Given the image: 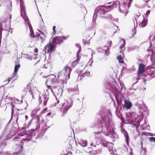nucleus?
<instances>
[{
	"label": "nucleus",
	"instance_id": "f257e3e1",
	"mask_svg": "<svg viewBox=\"0 0 155 155\" xmlns=\"http://www.w3.org/2000/svg\"><path fill=\"white\" fill-rule=\"evenodd\" d=\"M135 105L139 109L137 118H136L135 112L131 111L126 113L125 121L126 124H130L137 127L139 126L143 118V112H146L148 115L149 111L143 101H139L136 103Z\"/></svg>",
	"mask_w": 155,
	"mask_h": 155
},
{
	"label": "nucleus",
	"instance_id": "f03ea898",
	"mask_svg": "<svg viewBox=\"0 0 155 155\" xmlns=\"http://www.w3.org/2000/svg\"><path fill=\"white\" fill-rule=\"evenodd\" d=\"M47 79L46 84L48 89L42 94L39 95L38 101L40 103L43 102L44 105L46 106L49 99V93L51 92L54 94V91L53 89H55L59 85V84L57 80L55 79V76L51 74L47 76Z\"/></svg>",
	"mask_w": 155,
	"mask_h": 155
},
{
	"label": "nucleus",
	"instance_id": "7ed1b4c3",
	"mask_svg": "<svg viewBox=\"0 0 155 155\" xmlns=\"http://www.w3.org/2000/svg\"><path fill=\"white\" fill-rule=\"evenodd\" d=\"M100 121L101 124L95 125L94 127V129H97V132H95V135H98L100 132L102 131L103 128H106L107 130V132L106 136H113L115 134V132L114 129L109 130H108L107 127L112 123L111 120V115L110 113H109L108 114L106 113H103L102 114Z\"/></svg>",
	"mask_w": 155,
	"mask_h": 155
},
{
	"label": "nucleus",
	"instance_id": "20e7f679",
	"mask_svg": "<svg viewBox=\"0 0 155 155\" xmlns=\"http://www.w3.org/2000/svg\"><path fill=\"white\" fill-rule=\"evenodd\" d=\"M72 69L69 67H65L64 69L60 71L58 74V77H60L61 80H62V82H59L57 78H56L55 76V79L57 80L59 84V86L56 87L55 89H53L54 91V94H53L55 97L56 99L57 97H60L62 94V90L59 87L63 85L64 84H65L67 83L66 80L69 79L70 76V73ZM58 103H59V101H58Z\"/></svg>",
	"mask_w": 155,
	"mask_h": 155
},
{
	"label": "nucleus",
	"instance_id": "39448f33",
	"mask_svg": "<svg viewBox=\"0 0 155 155\" xmlns=\"http://www.w3.org/2000/svg\"><path fill=\"white\" fill-rule=\"evenodd\" d=\"M17 2V4L18 3L19 0H16ZM20 2V6L21 9V14L22 18L24 19L25 21V24L27 25H28L30 32V35L31 37H34L35 36L33 33V31L31 27V25L29 23L28 18L27 16L26 15L25 12V8L23 5V3L22 0H19Z\"/></svg>",
	"mask_w": 155,
	"mask_h": 155
},
{
	"label": "nucleus",
	"instance_id": "423d86ee",
	"mask_svg": "<svg viewBox=\"0 0 155 155\" xmlns=\"http://www.w3.org/2000/svg\"><path fill=\"white\" fill-rule=\"evenodd\" d=\"M110 8V7L109 6H105L102 5L98 7L94 11L93 18V21H94V22H95L98 13L100 14V16L104 15L105 13L109 11Z\"/></svg>",
	"mask_w": 155,
	"mask_h": 155
},
{
	"label": "nucleus",
	"instance_id": "0eeeda50",
	"mask_svg": "<svg viewBox=\"0 0 155 155\" xmlns=\"http://www.w3.org/2000/svg\"><path fill=\"white\" fill-rule=\"evenodd\" d=\"M132 0H130L129 3L127 4L124 3L123 4L121 5L119 1H116L114 3V5L118 6L119 8V11L120 12L125 14V16H126V14L128 12V8L130 6V3L132 2Z\"/></svg>",
	"mask_w": 155,
	"mask_h": 155
},
{
	"label": "nucleus",
	"instance_id": "6e6552de",
	"mask_svg": "<svg viewBox=\"0 0 155 155\" xmlns=\"http://www.w3.org/2000/svg\"><path fill=\"white\" fill-rule=\"evenodd\" d=\"M73 102L71 99L64 100L62 104L61 109L64 114L72 106Z\"/></svg>",
	"mask_w": 155,
	"mask_h": 155
},
{
	"label": "nucleus",
	"instance_id": "1a4fd4ad",
	"mask_svg": "<svg viewBox=\"0 0 155 155\" xmlns=\"http://www.w3.org/2000/svg\"><path fill=\"white\" fill-rule=\"evenodd\" d=\"M135 20L136 23L137 24L139 23V26L141 27H143L145 26L147 23V21L145 20L143 15H140L139 14L135 17Z\"/></svg>",
	"mask_w": 155,
	"mask_h": 155
},
{
	"label": "nucleus",
	"instance_id": "9d476101",
	"mask_svg": "<svg viewBox=\"0 0 155 155\" xmlns=\"http://www.w3.org/2000/svg\"><path fill=\"white\" fill-rule=\"evenodd\" d=\"M13 136H1L0 137V155L2 154V151L6 145V140L11 139Z\"/></svg>",
	"mask_w": 155,
	"mask_h": 155
},
{
	"label": "nucleus",
	"instance_id": "9b49d317",
	"mask_svg": "<svg viewBox=\"0 0 155 155\" xmlns=\"http://www.w3.org/2000/svg\"><path fill=\"white\" fill-rule=\"evenodd\" d=\"M51 39H50L49 43L45 46L43 50L46 53H48L53 51L55 47L54 43L52 42Z\"/></svg>",
	"mask_w": 155,
	"mask_h": 155
},
{
	"label": "nucleus",
	"instance_id": "f8f14e48",
	"mask_svg": "<svg viewBox=\"0 0 155 155\" xmlns=\"http://www.w3.org/2000/svg\"><path fill=\"white\" fill-rule=\"evenodd\" d=\"M120 88L119 86L117 83H115L114 86L113 87L115 94H123V93L122 92V91L124 86V84L123 83H121L120 82Z\"/></svg>",
	"mask_w": 155,
	"mask_h": 155
},
{
	"label": "nucleus",
	"instance_id": "ddd939ff",
	"mask_svg": "<svg viewBox=\"0 0 155 155\" xmlns=\"http://www.w3.org/2000/svg\"><path fill=\"white\" fill-rule=\"evenodd\" d=\"M103 145L108 148V151L111 155H117L116 150L115 148H114L113 144L112 143H108L106 144H103Z\"/></svg>",
	"mask_w": 155,
	"mask_h": 155
},
{
	"label": "nucleus",
	"instance_id": "4468645a",
	"mask_svg": "<svg viewBox=\"0 0 155 155\" xmlns=\"http://www.w3.org/2000/svg\"><path fill=\"white\" fill-rule=\"evenodd\" d=\"M0 4L2 6L6 5L9 11H11L12 9V2L10 0H0Z\"/></svg>",
	"mask_w": 155,
	"mask_h": 155
},
{
	"label": "nucleus",
	"instance_id": "2eb2a0df",
	"mask_svg": "<svg viewBox=\"0 0 155 155\" xmlns=\"http://www.w3.org/2000/svg\"><path fill=\"white\" fill-rule=\"evenodd\" d=\"M33 136H28V137L26 138H24L22 140H21L20 139L19 140H16V139H19V136H15V138H14L13 139H14L15 141H17V142L16 143H16H17L18 145H19L21 144V143H23V141H24L25 142L26 141H27V142H28L32 140Z\"/></svg>",
	"mask_w": 155,
	"mask_h": 155
},
{
	"label": "nucleus",
	"instance_id": "dca6fc26",
	"mask_svg": "<svg viewBox=\"0 0 155 155\" xmlns=\"http://www.w3.org/2000/svg\"><path fill=\"white\" fill-rule=\"evenodd\" d=\"M66 38L64 37H57L54 38L51 41L52 42L54 43L55 45L56 46L57 44H59L61 43L63 41V39H66Z\"/></svg>",
	"mask_w": 155,
	"mask_h": 155
},
{
	"label": "nucleus",
	"instance_id": "f3484780",
	"mask_svg": "<svg viewBox=\"0 0 155 155\" xmlns=\"http://www.w3.org/2000/svg\"><path fill=\"white\" fill-rule=\"evenodd\" d=\"M31 93V95H32L33 99H34L37 98L40 95L41 93L36 88L33 89H30L29 91Z\"/></svg>",
	"mask_w": 155,
	"mask_h": 155
},
{
	"label": "nucleus",
	"instance_id": "a211bd4d",
	"mask_svg": "<svg viewBox=\"0 0 155 155\" xmlns=\"http://www.w3.org/2000/svg\"><path fill=\"white\" fill-rule=\"evenodd\" d=\"M147 52L148 54L147 55V57L150 56L151 59L154 60L155 63V53L153 51V50L152 49L148 50Z\"/></svg>",
	"mask_w": 155,
	"mask_h": 155
},
{
	"label": "nucleus",
	"instance_id": "6ab92c4d",
	"mask_svg": "<svg viewBox=\"0 0 155 155\" xmlns=\"http://www.w3.org/2000/svg\"><path fill=\"white\" fill-rule=\"evenodd\" d=\"M33 118L36 119V122L38 124L39 127L40 126L44 120L43 118L41 116H39L37 115L34 117Z\"/></svg>",
	"mask_w": 155,
	"mask_h": 155
},
{
	"label": "nucleus",
	"instance_id": "aec40b11",
	"mask_svg": "<svg viewBox=\"0 0 155 155\" xmlns=\"http://www.w3.org/2000/svg\"><path fill=\"white\" fill-rule=\"evenodd\" d=\"M140 128L143 130H148L150 129V127L146 120H145L144 123L141 125Z\"/></svg>",
	"mask_w": 155,
	"mask_h": 155
},
{
	"label": "nucleus",
	"instance_id": "412c9836",
	"mask_svg": "<svg viewBox=\"0 0 155 155\" xmlns=\"http://www.w3.org/2000/svg\"><path fill=\"white\" fill-rule=\"evenodd\" d=\"M123 106L124 108L128 109L131 107L132 103L131 102L126 100H125Z\"/></svg>",
	"mask_w": 155,
	"mask_h": 155
},
{
	"label": "nucleus",
	"instance_id": "4be33fe9",
	"mask_svg": "<svg viewBox=\"0 0 155 155\" xmlns=\"http://www.w3.org/2000/svg\"><path fill=\"white\" fill-rule=\"evenodd\" d=\"M145 67V66L143 64H140L139 65L138 71V75L141 74L143 72Z\"/></svg>",
	"mask_w": 155,
	"mask_h": 155
},
{
	"label": "nucleus",
	"instance_id": "5701e85b",
	"mask_svg": "<svg viewBox=\"0 0 155 155\" xmlns=\"http://www.w3.org/2000/svg\"><path fill=\"white\" fill-rule=\"evenodd\" d=\"M150 38L151 46L155 48V35L150 36Z\"/></svg>",
	"mask_w": 155,
	"mask_h": 155
},
{
	"label": "nucleus",
	"instance_id": "b1692460",
	"mask_svg": "<svg viewBox=\"0 0 155 155\" xmlns=\"http://www.w3.org/2000/svg\"><path fill=\"white\" fill-rule=\"evenodd\" d=\"M150 76L151 78H153L155 77V68H151L150 72L149 73L147 76Z\"/></svg>",
	"mask_w": 155,
	"mask_h": 155
},
{
	"label": "nucleus",
	"instance_id": "393cba45",
	"mask_svg": "<svg viewBox=\"0 0 155 155\" xmlns=\"http://www.w3.org/2000/svg\"><path fill=\"white\" fill-rule=\"evenodd\" d=\"M17 72H15V71H14V73L13 74L12 77L8 78V79L5 80L4 81V82H5L7 81H8V82L6 84H7L9 83V82L11 80H15V79H14V78L17 75Z\"/></svg>",
	"mask_w": 155,
	"mask_h": 155
},
{
	"label": "nucleus",
	"instance_id": "a878e982",
	"mask_svg": "<svg viewBox=\"0 0 155 155\" xmlns=\"http://www.w3.org/2000/svg\"><path fill=\"white\" fill-rule=\"evenodd\" d=\"M78 143L81 146L85 147L87 146V141L86 140H82L79 141Z\"/></svg>",
	"mask_w": 155,
	"mask_h": 155
},
{
	"label": "nucleus",
	"instance_id": "bb28decb",
	"mask_svg": "<svg viewBox=\"0 0 155 155\" xmlns=\"http://www.w3.org/2000/svg\"><path fill=\"white\" fill-rule=\"evenodd\" d=\"M77 57L76 59L71 62V64L74 67L78 63L80 60V58H81L79 54L77 55Z\"/></svg>",
	"mask_w": 155,
	"mask_h": 155
},
{
	"label": "nucleus",
	"instance_id": "cd10ccee",
	"mask_svg": "<svg viewBox=\"0 0 155 155\" xmlns=\"http://www.w3.org/2000/svg\"><path fill=\"white\" fill-rule=\"evenodd\" d=\"M40 108H36L33 109L31 112V117H34V116L37 113V112L40 111Z\"/></svg>",
	"mask_w": 155,
	"mask_h": 155
},
{
	"label": "nucleus",
	"instance_id": "c85d7f7f",
	"mask_svg": "<svg viewBox=\"0 0 155 155\" xmlns=\"http://www.w3.org/2000/svg\"><path fill=\"white\" fill-rule=\"evenodd\" d=\"M45 35L42 33L39 34L38 36V39H40L41 41V42L43 43L45 40Z\"/></svg>",
	"mask_w": 155,
	"mask_h": 155
},
{
	"label": "nucleus",
	"instance_id": "c756f323",
	"mask_svg": "<svg viewBox=\"0 0 155 155\" xmlns=\"http://www.w3.org/2000/svg\"><path fill=\"white\" fill-rule=\"evenodd\" d=\"M90 72L89 71H84L83 72L82 74L80 75V77L81 78V77H82V78H84L85 76H90Z\"/></svg>",
	"mask_w": 155,
	"mask_h": 155
},
{
	"label": "nucleus",
	"instance_id": "7c9ffc66",
	"mask_svg": "<svg viewBox=\"0 0 155 155\" xmlns=\"http://www.w3.org/2000/svg\"><path fill=\"white\" fill-rule=\"evenodd\" d=\"M107 18L109 21H115V19L114 18L110 15H108L107 16L104 17Z\"/></svg>",
	"mask_w": 155,
	"mask_h": 155
},
{
	"label": "nucleus",
	"instance_id": "2f4dec72",
	"mask_svg": "<svg viewBox=\"0 0 155 155\" xmlns=\"http://www.w3.org/2000/svg\"><path fill=\"white\" fill-rule=\"evenodd\" d=\"M121 42H122V44L120 47V50L122 51L123 50V48L125 44V41L124 39H122L121 40Z\"/></svg>",
	"mask_w": 155,
	"mask_h": 155
},
{
	"label": "nucleus",
	"instance_id": "473e14b6",
	"mask_svg": "<svg viewBox=\"0 0 155 155\" xmlns=\"http://www.w3.org/2000/svg\"><path fill=\"white\" fill-rule=\"evenodd\" d=\"M26 109V107L24 108L23 109H21V108L17 109V111L19 112H17V113H19L20 114H21L22 113H23L25 111Z\"/></svg>",
	"mask_w": 155,
	"mask_h": 155
},
{
	"label": "nucleus",
	"instance_id": "72a5a7b5",
	"mask_svg": "<svg viewBox=\"0 0 155 155\" xmlns=\"http://www.w3.org/2000/svg\"><path fill=\"white\" fill-rule=\"evenodd\" d=\"M141 135H143V136H154L155 134H153L152 133H150L147 132H143V134H141Z\"/></svg>",
	"mask_w": 155,
	"mask_h": 155
},
{
	"label": "nucleus",
	"instance_id": "f704fd0d",
	"mask_svg": "<svg viewBox=\"0 0 155 155\" xmlns=\"http://www.w3.org/2000/svg\"><path fill=\"white\" fill-rule=\"evenodd\" d=\"M75 46L76 47L78 48V50L77 52V55L79 54V53L81 52V47L79 44H76L75 45Z\"/></svg>",
	"mask_w": 155,
	"mask_h": 155
},
{
	"label": "nucleus",
	"instance_id": "c9c22d12",
	"mask_svg": "<svg viewBox=\"0 0 155 155\" xmlns=\"http://www.w3.org/2000/svg\"><path fill=\"white\" fill-rule=\"evenodd\" d=\"M117 59L119 61V62L120 63H123L124 62L123 59L122 58L121 56L120 55H119L117 57Z\"/></svg>",
	"mask_w": 155,
	"mask_h": 155
},
{
	"label": "nucleus",
	"instance_id": "e433bc0d",
	"mask_svg": "<svg viewBox=\"0 0 155 155\" xmlns=\"http://www.w3.org/2000/svg\"><path fill=\"white\" fill-rule=\"evenodd\" d=\"M27 90L26 89H25L23 90V91L22 92V98L24 97L26 95V94H27Z\"/></svg>",
	"mask_w": 155,
	"mask_h": 155
},
{
	"label": "nucleus",
	"instance_id": "4c0bfd02",
	"mask_svg": "<svg viewBox=\"0 0 155 155\" xmlns=\"http://www.w3.org/2000/svg\"><path fill=\"white\" fill-rule=\"evenodd\" d=\"M125 140L126 142V143L127 145L128 146L129 145V141L130 140V139L129 138V136H125Z\"/></svg>",
	"mask_w": 155,
	"mask_h": 155
},
{
	"label": "nucleus",
	"instance_id": "58836bf2",
	"mask_svg": "<svg viewBox=\"0 0 155 155\" xmlns=\"http://www.w3.org/2000/svg\"><path fill=\"white\" fill-rule=\"evenodd\" d=\"M20 67V65L19 64L16 65L15 66L14 71H15V72H17L19 68Z\"/></svg>",
	"mask_w": 155,
	"mask_h": 155
},
{
	"label": "nucleus",
	"instance_id": "ea45409f",
	"mask_svg": "<svg viewBox=\"0 0 155 155\" xmlns=\"http://www.w3.org/2000/svg\"><path fill=\"white\" fill-rule=\"evenodd\" d=\"M121 132L123 134L124 136H128L127 133L125 130L121 129Z\"/></svg>",
	"mask_w": 155,
	"mask_h": 155
},
{
	"label": "nucleus",
	"instance_id": "a19ab883",
	"mask_svg": "<svg viewBox=\"0 0 155 155\" xmlns=\"http://www.w3.org/2000/svg\"><path fill=\"white\" fill-rule=\"evenodd\" d=\"M106 49H102L104 51V55H107L108 54V51L107 50V47H106Z\"/></svg>",
	"mask_w": 155,
	"mask_h": 155
},
{
	"label": "nucleus",
	"instance_id": "79ce46f5",
	"mask_svg": "<svg viewBox=\"0 0 155 155\" xmlns=\"http://www.w3.org/2000/svg\"><path fill=\"white\" fill-rule=\"evenodd\" d=\"M149 140L150 141H153L155 142V137H151L149 138Z\"/></svg>",
	"mask_w": 155,
	"mask_h": 155
},
{
	"label": "nucleus",
	"instance_id": "37998d69",
	"mask_svg": "<svg viewBox=\"0 0 155 155\" xmlns=\"http://www.w3.org/2000/svg\"><path fill=\"white\" fill-rule=\"evenodd\" d=\"M142 139V137H141V148H142V150H141V153L142 154L143 153V150H142V149H143V140Z\"/></svg>",
	"mask_w": 155,
	"mask_h": 155
},
{
	"label": "nucleus",
	"instance_id": "c03bdc74",
	"mask_svg": "<svg viewBox=\"0 0 155 155\" xmlns=\"http://www.w3.org/2000/svg\"><path fill=\"white\" fill-rule=\"evenodd\" d=\"M150 11L149 10H148L146 12V17L148 16L150 14Z\"/></svg>",
	"mask_w": 155,
	"mask_h": 155
},
{
	"label": "nucleus",
	"instance_id": "a18cd8bd",
	"mask_svg": "<svg viewBox=\"0 0 155 155\" xmlns=\"http://www.w3.org/2000/svg\"><path fill=\"white\" fill-rule=\"evenodd\" d=\"M89 62H91V63L89 64V66H91L92 65V64L93 62V60H92V59H91V58L90 59V60L89 61Z\"/></svg>",
	"mask_w": 155,
	"mask_h": 155
},
{
	"label": "nucleus",
	"instance_id": "49530a36",
	"mask_svg": "<svg viewBox=\"0 0 155 155\" xmlns=\"http://www.w3.org/2000/svg\"><path fill=\"white\" fill-rule=\"evenodd\" d=\"M14 110H13V107H12V113H11V114H12V116H11V118L10 120V121L12 120V115H13V114L14 113Z\"/></svg>",
	"mask_w": 155,
	"mask_h": 155
},
{
	"label": "nucleus",
	"instance_id": "de8ad7c7",
	"mask_svg": "<svg viewBox=\"0 0 155 155\" xmlns=\"http://www.w3.org/2000/svg\"><path fill=\"white\" fill-rule=\"evenodd\" d=\"M38 51V49L36 48L35 49L34 51L35 53V55H36L37 54V53Z\"/></svg>",
	"mask_w": 155,
	"mask_h": 155
},
{
	"label": "nucleus",
	"instance_id": "09e8293b",
	"mask_svg": "<svg viewBox=\"0 0 155 155\" xmlns=\"http://www.w3.org/2000/svg\"><path fill=\"white\" fill-rule=\"evenodd\" d=\"M33 119V118L29 122V123H28V126H29L30 124H31V122H32V120Z\"/></svg>",
	"mask_w": 155,
	"mask_h": 155
},
{
	"label": "nucleus",
	"instance_id": "8fccbe9b",
	"mask_svg": "<svg viewBox=\"0 0 155 155\" xmlns=\"http://www.w3.org/2000/svg\"><path fill=\"white\" fill-rule=\"evenodd\" d=\"M55 26H53V31H54V34H55Z\"/></svg>",
	"mask_w": 155,
	"mask_h": 155
},
{
	"label": "nucleus",
	"instance_id": "3c124183",
	"mask_svg": "<svg viewBox=\"0 0 155 155\" xmlns=\"http://www.w3.org/2000/svg\"><path fill=\"white\" fill-rule=\"evenodd\" d=\"M25 58L28 59H30V58L28 56V54L26 55Z\"/></svg>",
	"mask_w": 155,
	"mask_h": 155
},
{
	"label": "nucleus",
	"instance_id": "603ef678",
	"mask_svg": "<svg viewBox=\"0 0 155 155\" xmlns=\"http://www.w3.org/2000/svg\"><path fill=\"white\" fill-rule=\"evenodd\" d=\"M25 120H27L28 119V117L27 115H25Z\"/></svg>",
	"mask_w": 155,
	"mask_h": 155
},
{
	"label": "nucleus",
	"instance_id": "864d4df0",
	"mask_svg": "<svg viewBox=\"0 0 155 155\" xmlns=\"http://www.w3.org/2000/svg\"><path fill=\"white\" fill-rule=\"evenodd\" d=\"M51 114V113H50V112H49L47 114V116H49L50 114Z\"/></svg>",
	"mask_w": 155,
	"mask_h": 155
},
{
	"label": "nucleus",
	"instance_id": "5fc2aeb1",
	"mask_svg": "<svg viewBox=\"0 0 155 155\" xmlns=\"http://www.w3.org/2000/svg\"><path fill=\"white\" fill-rule=\"evenodd\" d=\"M31 133H32V132H34V130H33V129H31Z\"/></svg>",
	"mask_w": 155,
	"mask_h": 155
},
{
	"label": "nucleus",
	"instance_id": "6e6d98bb",
	"mask_svg": "<svg viewBox=\"0 0 155 155\" xmlns=\"http://www.w3.org/2000/svg\"><path fill=\"white\" fill-rule=\"evenodd\" d=\"M47 109L46 108L44 109L43 110V111H46V110H47Z\"/></svg>",
	"mask_w": 155,
	"mask_h": 155
},
{
	"label": "nucleus",
	"instance_id": "4d7b16f0",
	"mask_svg": "<svg viewBox=\"0 0 155 155\" xmlns=\"http://www.w3.org/2000/svg\"><path fill=\"white\" fill-rule=\"evenodd\" d=\"M29 84H28L27 85V89H28V88H29Z\"/></svg>",
	"mask_w": 155,
	"mask_h": 155
},
{
	"label": "nucleus",
	"instance_id": "13d9d810",
	"mask_svg": "<svg viewBox=\"0 0 155 155\" xmlns=\"http://www.w3.org/2000/svg\"><path fill=\"white\" fill-rule=\"evenodd\" d=\"M10 19H11L12 18V15H10Z\"/></svg>",
	"mask_w": 155,
	"mask_h": 155
},
{
	"label": "nucleus",
	"instance_id": "bf43d9fd",
	"mask_svg": "<svg viewBox=\"0 0 155 155\" xmlns=\"http://www.w3.org/2000/svg\"><path fill=\"white\" fill-rule=\"evenodd\" d=\"M33 46H34V45H32V46H29V47H30L31 48V47H33Z\"/></svg>",
	"mask_w": 155,
	"mask_h": 155
},
{
	"label": "nucleus",
	"instance_id": "052dcab7",
	"mask_svg": "<svg viewBox=\"0 0 155 155\" xmlns=\"http://www.w3.org/2000/svg\"><path fill=\"white\" fill-rule=\"evenodd\" d=\"M150 0H148V1H145V2L146 3H147V2H148V1H149Z\"/></svg>",
	"mask_w": 155,
	"mask_h": 155
},
{
	"label": "nucleus",
	"instance_id": "680f3d73",
	"mask_svg": "<svg viewBox=\"0 0 155 155\" xmlns=\"http://www.w3.org/2000/svg\"><path fill=\"white\" fill-rule=\"evenodd\" d=\"M74 138L75 140V141L76 142L75 136H74Z\"/></svg>",
	"mask_w": 155,
	"mask_h": 155
},
{
	"label": "nucleus",
	"instance_id": "e2e57ef3",
	"mask_svg": "<svg viewBox=\"0 0 155 155\" xmlns=\"http://www.w3.org/2000/svg\"><path fill=\"white\" fill-rule=\"evenodd\" d=\"M98 139H99V140H100V141H101V139L100 138H98Z\"/></svg>",
	"mask_w": 155,
	"mask_h": 155
},
{
	"label": "nucleus",
	"instance_id": "0e129e2a",
	"mask_svg": "<svg viewBox=\"0 0 155 155\" xmlns=\"http://www.w3.org/2000/svg\"><path fill=\"white\" fill-rule=\"evenodd\" d=\"M111 43H112V41H111V43H110V46H111Z\"/></svg>",
	"mask_w": 155,
	"mask_h": 155
},
{
	"label": "nucleus",
	"instance_id": "69168bd1",
	"mask_svg": "<svg viewBox=\"0 0 155 155\" xmlns=\"http://www.w3.org/2000/svg\"><path fill=\"white\" fill-rule=\"evenodd\" d=\"M137 82H136L134 83L133 84V85H134V84H135Z\"/></svg>",
	"mask_w": 155,
	"mask_h": 155
},
{
	"label": "nucleus",
	"instance_id": "338daca9",
	"mask_svg": "<svg viewBox=\"0 0 155 155\" xmlns=\"http://www.w3.org/2000/svg\"><path fill=\"white\" fill-rule=\"evenodd\" d=\"M20 136H24V134L21 135Z\"/></svg>",
	"mask_w": 155,
	"mask_h": 155
},
{
	"label": "nucleus",
	"instance_id": "774afa93",
	"mask_svg": "<svg viewBox=\"0 0 155 155\" xmlns=\"http://www.w3.org/2000/svg\"><path fill=\"white\" fill-rule=\"evenodd\" d=\"M1 6H2V5L1 4H0V7H1Z\"/></svg>",
	"mask_w": 155,
	"mask_h": 155
}]
</instances>
